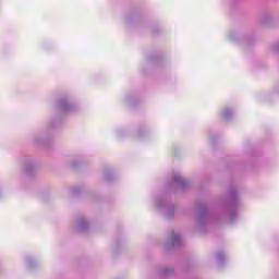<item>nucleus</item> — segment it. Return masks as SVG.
I'll list each match as a JSON object with an SVG mask.
<instances>
[{"instance_id": "1", "label": "nucleus", "mask_w": 279, "mask_h": 279, "mask_svg": "<svg viewBox=\"0 0 279 279\" xmlns=\"http://www.w3.org/2000/svg\"><path fill=\"white\" fill-rule=\"evenodd\" d=\"M177 182H180L181 184H183V181L180 179V177L175 178Z\"/></svg>"}]
</instances>
